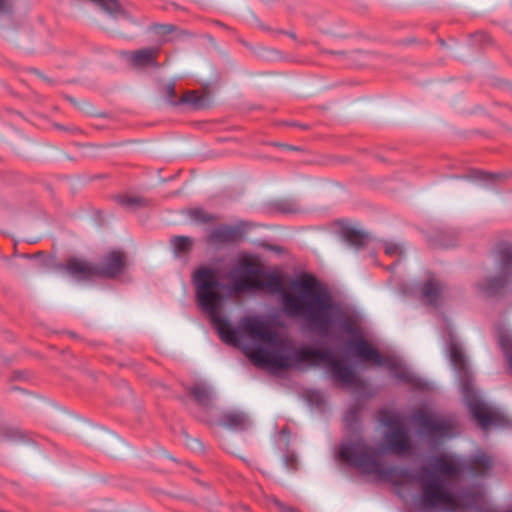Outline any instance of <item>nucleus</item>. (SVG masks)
I'll use <instances>...</instances> for the list:
<instances>
[{
  "mask_svg": "<svg viewBox=\"0 0 512 512\" xmlns=\"http://www.w3.org/2000/svg\"><path fill=\"white\" fill-rule=\"evenodd\" d=\"M347 428L353 431L358 426V411L357 409H350L344 417Z\"/></svg>",
  "mask_w": 512,
  "mask_h": 512,
  "instance_id": "412c9836",
  "label": "nucleus"
},
{
  "mask_svg": "<svg viewBox=\"0 0 512 512\" xmlns=\"http://www.w3.org/2000/svg\"><path fill=\"white\" fill-rule=\"evenodd\" d=\"M239 266L249 277L239 278L226 285L220 282L217 291L222 300L219 315L225 302L233 295L243 292L266 290L279 296L281 309L285 315L300 319L306 328L321 337L327 336L337 325L339 330L349 336L359 338L357 325L344 313L328 288L314 275L303 274L290 283V290L284 289L283 280L276 272H267L262 266L249 258H242Z\"/></svg>",
  "mask_w": 512,
  "mask_h": 512,
  "instance_id": "7ed1b4c3",
  "label": "nucleus"
},
{
  "mask_svg": "<svg viewBox=\"0 0 512 512\" xmlns=\"http://www.w3.org/2000/svg\"><path fill=\"white\" fill-rule=\"evenodd\" d=\"M338 458L367 475L401 486L416 482L421 493L416 507L422 512L444 508L448 512L461 509H478L485 501L482 487L461 492L455 491V483L461 474L486 475L493 466V459L483 451H477L467 461L449 455L432 458L430 466H422L416 473L399 466H385L378 449L368 445L362 438L344 441L338 449Z\"/></svg>",
  "mask_w": 512,
  "mask_h": 512,
  "instance_id": "f257e3e1",
  "label": "nucleus"
},
{
  "mask_svg": "<svg viewBox=\"0 0 512 512\" xmlns=\"http://www.w3.org/2000/svg\"><path fill=\"white\" fill-rule=\"evenodd\" d=\"M158 48H145L131 53V61L136 67L156 66Z\"/></svg>",
  "mask_w": 512,
  "mask_h": 512,
  "instance_id": "4468645a",
  "label": "nucleus"
},
{
  "mask_svg": "<svg viewBox=\"0 0 512 512\" xmlns=\"http://www.w3.org/2000/svg\"><path fill=\"white\" fill-rule=\"evenodd\" d=\"M348 346L353 350L354 354L363 361H371L377 366L391 364L389 361H385V357L362 337L349 341Z\"/></svg>",
  "mask_w": 512,
  "mask_h": 512,
  "instance_id": "1a4fd4ad",
  "label": "nucleus"
},
{
  "mask_svg": "<svg viewBox=\"0 0 512 512\" xmlns=\"http://www.w3.org/2000/svg\"><path fill=\"white\" fill-rule=\"evenodd\" d=\"M385 361L391 364L382 366L387 368L396 379L409 384L415 382V375L401 361L392 357H385Z\"/></svg>",
  "mask_w": 512,
  "mask_h": 512,
  "instance_id": "f8f14e48",
  "label": "nucleus"
},
{
  "mask_svg": "<svg viewBox=\"0 0 512 512\" xmlns=\"http://www.w3.org/2000/svg\"><path fill=\"white\" fill-rule=\"evenodd\" d=\"M475 180L477 181H481V182H485V183H488V182H492L494 181L496 178H498L499 176L498 175H494V174H490V173H486V172H483V171H476L473 176H472Z\"/></svg>",
  "mask_w": 512,
  "mask_h": 512,
  "instance_id": "4be33fe9",
  "label": "nucleus"
},
{
  "mask_svg": "<svg viewBox=\"0 0 512 512\" xmlns=\"http://www.w3.org/2000/svg\"><path fill=\"white\" fill-rule=\"evenodd\" d=\"M167 92L171 98L174 97L175 96L174 86L173 85L167 86Z\"/></svg>",
  "mask_w": 512,
  "mask_h": 512,
  "instance_id": "cd10ccee",
  "label": "nucleus"
},
{
  "mask_svg": "<svg viewBox=\"0 0 512 512\" xmlns=\"http://www.w3.org/2000/svg\"><path fill=\"white\" fill-rule=\"evenodd\" d=\"M189 215L191 219L198 223H208L214 220V217L211 214H208L202 209H192L189 211Z\"/></svg>",
  "mask_w": 512,
  "mask_h": 512,
  "instance_id": "aec40b11",
  "label": "nucleus"
},
{
  "mask_svg": "<svg viewBox=\"0 0 512 512\" xmlns=\"http://www.w3.org/2000/svg\"><path fill=\"white\" fill-rule=\"evenodd\" d=\"M273 503L277 507L279 512H299L298 510L285 505L284 503H282L278 499H274Z\"/></svg>",
  "mask_w": 512,
  "mask_h": 512,
  "instance_id": "bb28decb",
  "label": "nucleus"
},
{
  "mask_svg": "<svg viewBox=\"0 0 512 512\" xmlns=\"http://www.w3.org/2000/svg\"><path fill=\"white\" fill-rule=\"evenodd\" d=\"M183 102L189 103L193 105L194 107H200L201 106V99L195 92H189L183 96L182 99Z\"/></svg>",
  "mask_w": 512,
  "mask_h": 512,
  "instance_id": "b1692460",
  "label": "nucleus"
},
{
  "mask_svg": "<svg viewBox=\"0 0 512 512\" xmlns=\"http://www.w3.org/2000/svg\"><path fill=\"white\" fill-rule=\"evenodd\" d=\"M119 202L123 206L134 207L136 205H139L140 199L135 198V197H129V196H121V197H119Z\"/></svg>",
  "mask_w": 512,
  "mask_h": 512,
  "instance_id": "a878e982",
  "label": "nucleus"
},
{
  "mask_svg": "<svg viewBox=\"0 0 512 512\" xmlns=\"http://www.w3.org/2000/svg\"><path fill=\"white\" fill-rule=\"evenodd\" d=\"M500 260V275L479 283L478 287L486 295L496 294L508 282L512 274V247L503 245L498 251Z\"/></svg>",
  "mask_w": 512,
  "mask_h": 512,
  "instance_id": "0eeeda50",
  "label": "nucleus"
},
{
  "mask_svg": "<svg viewBox=\"0 0 512 512\" xmlns=\"http://www.w3.org/2000/svg\"><path fill=\"white\" fill-rule=\"evenodd\" d=\"M174 252L177 256L188 253L193 245V240L187 236H176L171 239Z\"/></svg>",
  "mask_w": 512,
  "mask_h": 512,
  "instance_id": "a211bd4d",
  "label": "nucleus"
},
{
  "mask_svg": "<svg viewBox=\"0 0 512 512\" xmlns=\"http://www.w3.org/2000/svg\"><path fill=\"white\" fill-rule=\"evenodd\" d=\"M449 353L450 361L459 375L464 401L481 429L486 430L492 426L507 427L510 424L507 416L498 408L484 402L474 390L472 385L473 377L469 371L461 346L452 342L449 347Z\"/></svg>",
  "mask_w": 512,
  "mask_h": 512,
  "instance_id": "20e7f679",
  "label": "nucleus"
},
{
  "mask_svg": "<svg viewBox=\"0 0 512 512\" xmlns=\"http://www.w3.org/2000/svg\"><path fill=\"white\" fill-rule=\"evenodd\" d=\"M192 282L197 304L209 317L220 339L228 345L241 347L256 366L286 370L300 368L304 363L313 367L326 364L334 381L346 385L354 382L353 370L337 360L332 351L295 348L259 316L243 317L238 327L233 328L227 318L219 315L222 298L217 290L221 286L214 269L206 266L197 268L192 274Z\"/></svg>",
  "mask_w": 512,
  "mask_h": 512,
  "instance_id": "f03ea898",
  "label": "nucleus"
},
{
  "mask_svg": "<svg viewBox=\"0 0 512 512\" xmlns=\"http://www.w3.org/2000/svg\"><path fill=\"white\" fill-rule=\"evenodd\" d=\"M403 252L402 247L393 242L385 243V253L390 256L401 255Z\"/></svg>",
  "mask_w": 512,
  "mask_h": 512,
  "instance_id": "5701e85b",
  "label": "nucleus"
},
{
  "mask_svg": "<svg viewBox=\"0 0 512 512\" xmlns=\"http://www.w3.org/2000/svg\"><path fill=\"white\" fill-rule=\"evenodd\" d=\"M190 394L200 406L208 408L212 405L214 397L207 385L202 383L195 384L191 387Z\"/></svg>",
  "mask_w": 512,
  "mask_h": 512,
  "instance_id": "dca6fc26",
  "label": "nucleus"
},
{
  "mask_svg": "<svg viewBox=\"0 0 512 512\" xmlns=\"http://www.w3.org/2000/svg\"><path fill=\"white\" fill-rule=\"evenodd\" d=\"M125 265V254L121 251H111L103 257L100 265L96 266V273L97 276L113 278L123 272Z\"/></svg>",
  "mask_w": 512,
  "mask_h": 512,
  "instance_id": "6e6552de",
  "label": "nucleus"
},
{
  "mask_svg": "<svg viewBox=\"0 0 512 512\" xmlns=\"http://www.w3.org/2000/svg\"><path fill=\"white\" fill-rule=\"evenodd\" d=\"M499 344L505 353L509 366L512 370V338L508 335H501L499 338Z\"/></svg>",
  "mask_w": 512,
  "mask_h": 512,
  "instance_id": "6ab92c4d",
  "label": "nucleus"
},
{
  "mask_svg": "<svg viewBox=\"0 0 512 512\" xmlns=\"http://www.w3.org/2000/svg\"><path fill=\"white\" fill-rule=\"evenodd\" d=\"M221 423L230 429L244 430L250 425L247 415L240 411H227L221 417Z\"/></svg>",
  "mask_w": 512,
  "mask_h": 512,
  "instance_id": "ddd939ff",
  "label": "nucleus"
},
{
  "mask_svg": "<svg viewBox=\"0 0 512 512\" xmlns=\"http://www.w3.org/2000/svg\"><path fill=\"white\" fill-rule=\"evenodd\" d=\"M66 270L71 276L79 280H85L92 276H97L96 266L77 258L70 259L67 262Z\"/></svg>",
  "mask_w": 512,
  "mask_h": 512,
  "instance_id": "9b49d317",
  "label": "nucleus"
},
{
  "mask_svg": "<svg viewBox=\"0 0 512 512\" xmlns=\"http://www.w3.org/2000/svg\"><path fill=\"white\" fill-rule=\"evenodd\" d=\"M343 234L345 240L356 248L363 247L370 241V236L366 232L355 228H347Z\"/></svg>",
  "mask_w": 512,
  "mask_h": 512,
  "instance_id": "f3484780",
  "label": "nucleus"
},
{
  "mask_svg": "<svg viewBox=\"0 0 512 512\" xmlns=\"http://www.w3.org/2000/svg\"><path fill=\"white\" fill-rule=\"evenodd\" d=\"M413 421L420 432L431 437H448L453 435L454 425L450 419L442 418L424 410H418L413 415Z\"/></svg>",
  "mask_w": 512,
  "mask_h": 512,
  "instance_id": "423d86ee",
  "label": "nucleus"
},
{
  "mask_svg": "<svg viewBox=\"0 0 512 512\" xmlns=\"http://www.w3.org/2000/svg\"><path fill=\"white\" fill-rule=\"evenodd\" d=\"M12 0H0V17L9 15L12 12Z\"/></svg>",
  "mask_w": 512,
  "mask_h": 512,
  "instance_id": "393cba45",
  "label": "nucleus"
},
{
  "mask_svg": "<svg viewBox=\"0 0 512 512\" xmlns=\"http://www.w3.org/2000/svg\"><path fill=\"white\" fill-rule=\"evenodd\" d=\"M421 291L424 299L429 304L435 305L442 295L443 285L439 280L430 278L423 284Z\"/></svg>",
  "mask_w": 512,
  "mask_h": 512,
  "instance_id": "2eb2a0df",
  "label": "nucleus"
},
{
  "mask_svg": "<svg viewBox=\"0 0 512 512\" xmlns=\"http://www.w3.org/2000/svg\"><path fill=\"white\" fill-rule=\"evenodd\" d=\"M242 232L240 225H220L210 232L207 242L213 245L234 243L242 237Z\"/></svg>",
  "mask_w": 512,
  "mask_h": 512,
  "instance_id": "9d476101",
  "label": "nucleus"
},
{
  "mask_svg": "<svg viewBox=\"0 0 512 512\" xmlns=\"http://www.w3.org/2000/svg\"><path fill=\"white\" fill-rule=\"evenodd\" d=\"M380 422L390 430L385 434L387 449L399 455L408 453L411 450V444L402 416L399 413L382 411Z\"/></svg>",
  "mask_w": 512,
  "mask_h": 512,
  "instance_id": "39448f33",
  "label": "nucleus"
}]
</instances>
